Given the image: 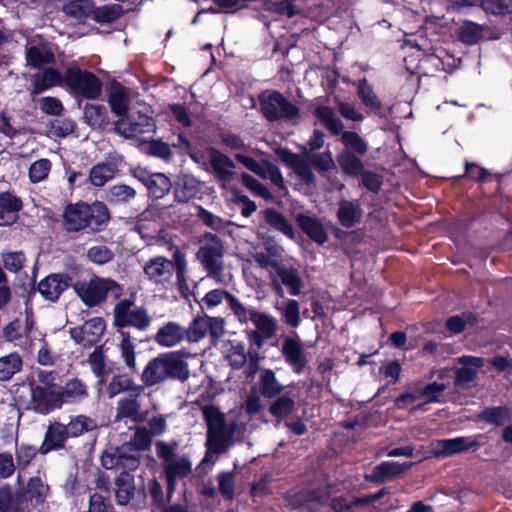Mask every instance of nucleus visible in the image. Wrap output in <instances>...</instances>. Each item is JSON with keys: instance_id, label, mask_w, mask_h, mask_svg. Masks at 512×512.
I'll return each instance as SVG.
<instances>
[{"instance_id": "obj_1", "label": "nucleus", "mask_w": 512, "mask_h": 512, "mask_svg": "<svg viewBox=\"0 0 512 512\" xmlns=\"http://www.w3.org/2000/svg\"><path fill=\"white\" fill-rule=\"evenodd\" d=\"M190 354L185 351L162 353L148 361L141 374L145 387H152L168 380L182 383L190 377L189 364L185 360Z\"/></svg>"}, {"instance_id": "obj_2", "label": "nucleus", "mask_w": 512, "mask_h": 512, "mask_svg": "<svg viewBox=\"0 0 512 512\" xmlns=\"http://www.w3.org/2000/svg\"><path fill=\"white\" fill-rule=\"evenodd\" d=\"M199 246L195 257L201 264L206 276L217 284L227 286L233 282V274L226 270L224 256L226 248L223 240L211 232L197 237Z\"/></svg>"}, {"instance_id": "obj_3", "label": "nucleus", "mask_w": 512, "mask_h": 512, "mask_svg": "<svg viewBox=\"0 0 512 512\" xmlns=\"http://www.w3.org/2000/svg\"><path fill=\"white\" fill-rule=\"evenodd\" d=\"M202 414L207 425L206 454L204 461H210L213 456L225 453L232 445L233 431L236 423L227 427L225 415L214 405L202 408Z\"/></svg>"}, {"instance_id": "obj_4", "label": "nucleus", "mask_w": 512, "mask_h": 512, "mask_svg": "<svg viewBox=\"0 0 512 512\" xmlns=\"http://www.w3.org/2000/svg\"><path fill=\"white\" fill-rule=\"evenodd\" d=\"M108 220V209L101 202L93 205L82 202L69 204L63 213L64 228L68 232H78L86 228L98 231Z\"/></svg>"}, {"instance_id": "obj_5", "label": "nucleus", "mask_w": 512, "mask_h": 512, "mask_svg": "<svg viewBox=\"0 0 512 512\" xmlns=\"http://www.w3.org/2000/svg\"><path fill=\"white\" fill-rule=\"evenodd\" d=\"M173 146H181L193 161L201 164V157L198 153L192 151L191 144L181 134L178 136V143L173 144ZM202 164L207 172L211 173L214 179L221 182L223 186L235 178L234 162L226 154L215 148L207 149V162L203 161Z\"/></svg>"}, {"instance_id": "obj_6", "label": "nucleus", "mask_w": 512, "mask_h": 512, "mask_svg": "<svg viewBox=\"0 0 512 512\" xmlns=\"http://www.w3.org/2000/svg\"><path fill=\"white\" fill-rule=\"evenodd\" d=\"M315 116L332 135L340 136V140L346 148L345 150L360 156L368 152L369 145L367 141L357 132L345 131L342 120L337 116L333 108L319 105L315 108Z\"/></svg>"}, {"instance_id": "obj_7", "label": "nucleus", "mask_w": 512, "mask_h": 512, "mask_svg": "<svg viewBox=\"0 0 512 512\" xmlns=\"http://www.w3.org/2000/svg\"><path fill=\"white\" fill-rule=\"evenodd\" d=\"M64 86L74 97L97 99L101 95L102 83L92 72L82 70L71 63L64 73Z\"/></svg>"}, {"instance_id": "obj_8", "label": "nucleus", "mask_w": 512, "mask_h": 512, "mask_svg": "<svg viewBox=\"0 0 512 512\" xmlns=\"http://www.w3.org/2000/svg\"><path fill=\"white\" fill-rule=\"evenodd\" d=\"M38 332L32 308L26 306L24 318L17 317L2 329L3 337L24 351L32 352Z\"/></svg>"}, {"instance_id": "obj_9", "label": "nucleus", "mask_w": 512, "mask_h": 512, "mask_svg": "<svg viewBox=\"0 0 512 512\" xmlns=\"http://www.w3.org/2000/svg\"><path fill=\"white\" fill-rule=\"evenodd\" d=\"M74 289L81 300L90 307L103 302L108 294L115 299L122 294L120 285L110 278L93 277L88 282L75 284Z\"/></svg>"}, {"instance_id": "obj_10", "label": "nucleus", "mask_w": 512, "mask_h": 512, "mask_svg": "<svg viewBox=\"0 0 512 512\" xmlns=\"http://www.w3.org/2000/svg\"><path fill=\"white\" fill-rule=\"evenodd\" d=\"M261 112L269 121L293 120L300 114V109L278 91H265L260 94Z\"/></svg>"}, {"instance_id": "obj_11", "label": "nucleus", "mask_w": 512, "mask_h": 512, "mask_svg": "<svg viewBox=\"0 0 512 512\" xmlns=\"http://www.w3.org/2000/svg\"><path fill=\"white\" fill-rule=\"evenodd\" d=\"M113 316L114 326L118 328L130 326L145 331L152 322L148 311L143 307H135L134 302L129 299H123L115 305Z\"/></svg>"}, {"instance_id": "obj_12", "label": "nucleus", "mask_w": 512, "mask_h": 512, "mask_svg": "<svg viewBox=\"0 0 512 512\" xmlns=\"http://www.w3.org/2000/svg\"><path fill=\"white\" fill-rule=\"evenodd\" d=\"M224 358L229 365L236 370L243 368L247 364L245 374L247 377H253L259 370L260 357L257 351H246L244 343L240 341L229 340L224 345Z\"/></svg>"}, {"instance_id": "obj_13", "label": "nucleus", "mask_w": 512, "mask_h": 512, "mask_svg": "<svg viewBox=\"0 0 512 512\" xmlns=\"http://www.w3.org/2000/svg\"><path fill=\"white\" fill-rule=\"evenodd\" d=\"M141 463V454L137 449L125 443L119 447L111 448L103 452L101 465L105 469L122 468L125 472L135 471Z\"/></svg>"}, {"instance_id": "obj_14", "label": "nucleus", "mask_w": 512, "mask_h": 512, "mask_svg": "<svg viewBox=\"0 0 512 512\" xmlns=\"http://www.w3.org/2000/svg\"><path fill=\"white\" fill-rule=\"evenodd\" d=\"M114 129L125 138H138L144 134L155 133L156 123L152 117L138 113L137 116L117 120Z\"/></svg>"}, {"instance_id": "obj_15", "label": "nucleus", "mask_w": 512, "mask_h": 512, "mask_svg": "<svg viewBox=\"0 0 512 512\" xmlns=\"http://www.w3.org/2000/svg\"><path fill=\"white\" fill-rule=\"evenodd\" d=\"M63 405L59 389L45 388L40 385L31 389L29 408L36 413L46 415Z\"/></svg>"}, {"instance_id": "obj_16", "label": "nucleus", "mask_w": 512, "mask_h": 512, "mask_svg": "<svg viewBox=\"0 0 512 512\" xmlns=\"http://www.w3.org/2000/svg\"><path fill=\"white\" fill-rule=\"evenodd\" d=\"M272 287L276 293L283 295V286H285L292 296H297L301 293L304 286L300 271L287 265L277 266L275 276L272 277Z\"/></svg>"}, {"instance_id": "obj_17", "label": "nucleus", "mask_w": 512, "mask_h": 512, "mask_svg": "<svg viewBox=\"0 0 512 512\" xmlns=\"http://www.w3.org/2000/svg\"><path fill=\"white\" fill-rule=\"evenodd\" d=\"M281 354L294 373L304 372L309 360L303 343L298 337H285L281 346Z\"/></svg>"}, {"instance_id": "obj_18", "label": "nucleus", "mask_w": 512, "mask_h": 512, "mask_svg": "<svg viewBox=\"0 0 512 512\" xmlns=\"http://www.w3.org/2000/svg\"><path fill=\"white\" fill-rule=\"evenodd\" d=\"M133 176L146 187L148 195L154 199L163 198L172 187L171 180L164 173H150L138 168L134 170Z\"/></svg>"}, {"instance_id": "obj_19", "label": "nucleus", "mask_w": 512, "mask_h": 512, "mask_svg": "<svg viewBox=\"0 0 512 512\" xmlns=\"http://www.w3.org/2000/svg\"><path fill=\"white\" fill-rule=\"evenodd\" d=\"M121 165V156L109 155L103 162L97 163L90 168L89 183L94 187H103L116 176Z\"/></svg>"}, {"instance_id": "obj_20", "label": "nucleus", "mask_w": 512, "mask_h": 512, "mask_svg": "<svg viewBox=\"0 0 512 512\" xmlns=\"http://www.w3.org/2000/svg\"><path fill=\"white\" fill-rule=\"evenodd\" d=\"M481 436L456 437L436 441L434 453L437 457L451 456L480 446Z\"/></svg>"}, {"instance_id": "obj_21", "label": "nucleus", "mask_w": 512, "mask_h": 512, "mask_svg": "<svg viewBox=\"0 0 512 512\" xmlns=\"http://www.w3.org/2000/svg\"><path fill=\"white\" fill-rule=\"evenodd\" d=\"M105 331V322L100 317L87 320L83 325L70 330L71 338L83 346L97 343Z\"/></svg>"}, {"instance_id": "obj_22", "label": "nucleus", "mask_w": 512, "mask_h": 512, "mask_svg": "<svg viewBox=\"0 0 512 512\" xmlns=\"http://www.w3.org/2000/svg\"><path fill=\"white\" fill-rule=\"evenodd\" d=\"M143 270L150 281L164 285L173 276V263L164 256H156L145 263Z\"/></svg>"}, {"instance_id": "obj_23", "label": "nucleus", "mask_w": 512, "mask_h": 512, "mask_svg": "<svg viewBox=\"0 0 512 512\" xmlns=\"http://www.w3.org/2000/svg\"><path fill=\"white\" fill-rule=\"evenodd\" d=\"M50 493V487L40 477H30L21 493V503L27 502L31 507L36 508L46 502Z\"/></svg>"}, {"instance_id": "obj_24", "label": "nucleus", "mask_w": 512, "mask_h": 512, "mask_svg": "<svg viewBox=\"0 0 512 512\" xmlns=\"http://www.w3.org/2000/svg\"><path fill=\"white\" fill-rule=\"evenodd\" d=\"M457 363L462 367L455 372V385L460 388L468 387L477 376V370L484 366V359L474 356H461L457 359Z\"/></svg>"}, {"instance_id": "obj_25", "label": "nucleus", "mask_w": 512, "mask_h": 512, "mask_svg": "<svg viewBox=\"0 0 512 512\" xmlns=\"http://www.w3.org/2000/svg\"><path fill=\"white\" fill-rule=\"evenodd\" d=\"M68 438L70 436L65 424L58 421L50 423L39 447V453L45 455L53 450L62 449Z\"/></svg>"}, {"instance_id": "obj_26", "label": "nucleus", "mask_w": 512, "mask_h": 512, "mask_svg": "<svg viewBox=\"0 0 512 512\" xmlns=\"http://www.w3.org/2000/svg\"><path fill=\"white\" fill-rule=\"evenodd\" d=\"M185 327L177 322H167L161 326L156 335L155 342L164 348H173L180 345L185 339Z\"/></svg>"}, {"instance_id": "obj_27", "label": "nucleus", "mask_w": 512, "mask_h": 512, "mask_svg": "<svg viewBox=\"0 0 512 512\" xmlns=\"http://www.w3.org/2000/svg\"><path fill=\"white\" fill-rule=\"evenodd\" d=\"M23 204L19 197L10 192L0 193V226L15 223Z\"/></svg>"}, {"instance_id": "obj_28", "label": "nucleus", "mask_w": 512, "mask_h": 512, "mask_svg": "<svg viewBox=\"0 0 512 512\" xmlns=\"http://www.w3.org/2000/svg\"><path fill=\"white\" fill-rule=\"evenodd\" d=\"M62 403L77 404L85 401L89 396L87 384L79 378H71L59 389Z\"/></svg>"}, {"instance_id": "obj_29", "label": "nucleus", "mask_w": 512, "mask_h": 512, "mask_svg": "<svg viewBox=\"0 0 512 512\" xmlns=\"http://www.w3.org/2000/svg\"><path fill=\"white\" fill-rule=\"evenodd\" d=\"M68 287L67 277L62 274H53L41 280L38 291L48 301H56Z\"/></svg>"}, {"instance_id": "obj_30", "label": "nucleus", "mask_w": 512, "mask_h": 512, "mask_svg": "<svg viewBox=\"0 0 512 512\" xmlns=\"http://www.w3.org/2000/svg\"><path fill=\"white\" fill-rule=\"evenodd\" d=\"M412 463H398L394 461H385L375 466L367 479L375 483H383L393 479L395 476L408 470Z\"/></svg>"}, {"instance_id": "obj_31", "label": "nucleus", "mask_w": 512, "mask_h": 512, "mask_svg": "<svg viewBox=\"0 0 512 512\" xmlns=\"http://www.w3.org/2000/svg\"><path fill=\"white\" fill-rule=\"evenodd\" d=\"M363 210L358 200H341L338 203L337 217L345 228H352L360 222Z\"/></svg>"}, {"instance_id": "obj_32", "label": "nucleus", "mask_w": 512, "mask_h": 512, "mask_svg": "<svg viewBox=\"0 0 512 512\" xmlns=\"http://www.w3.org/2000/svg\"><path fill=\"white\" fill-rule=\"evenodd\" d=\"M165 471L168 491L171 492L175 488L177 479L187 477L192 471V463L185 456L178 457L173 461L163 464Z\"/></svg>"}, {"instance_id": "obj_33", "label": "nucleus", "mask_w": 512, "mask_h": 512, "mask_svg": "<svg viewBox=\"0 0 512 512\" xmlns=\"http://www.w3.org/2000/svg\"><path fill=\"white\" fill-rule=\"evenodd\" d=\"M25 56L27 65L33 68H40L43 65L53 63L55 60L52 50L44 43L27 45Z\"/></svg>"}, {"instance_id": "obj_34", "label": "nucleus", "mask_w": 512, "mask_h": 512, "mask_svg": "<svg viewBox=\"0 0 512 512\" xmlns=\"http://www.w3.org/2000/svg\"><path fill=\"white\" fill-rule=\"evenodd\" d=\"M200 181L192 175H182L178 178L174 189L176 201L186 203L200 191Z\"/></svg>"}, {"instance_id": "obj_35", "label": "nucleus", "mask_w": 512, "mask_h": 512, "mask_svg": "<svg viewBox=\"0 0 512 512\" xmlns=\"http://www.w3.org/2000/svg\"><path fill=\"white\" fill-rule=\"evenodd\" d=\"M60 85H64V75L54 68H48L34 76L32 94H40Z\"/></svg>"}, {"instance_id": "obj_36", "label": "nucleus", "mask_w": 512, "mask_h": 512, "mask_svg": "<svg viewBox=\"0 0 512 512\" xmlns=\"http://www.w3.org/2000/svg\"><path fill=\"white\" fill-rule=\"evenodd\" d=\"M106 391L110 398L122 392H132L135 396H139L143 391V386L136 384L128 375H115L107 385Z\"/></svg>"}, {"instance_id": "obj_37", "label": "nucleus", "mask_w": 512, "mask_h": 512, "mask_svg": "<svg viewBox=\"0 0 512 512\" xmlns=\"http://www.w3.org/2000/svg\"><path fill=\"white\" fill-rule=\"evenodd\" d=\"M108 103L115 115L124 118L129 109V90L121 85L113 86L109 93Z\"/></svg>"}, {"instance_id": "obj_38", "label": "nucleus", "mask_w": 512, "mask_h": 512, "mask_svg": "<svg viewBox=\"0 0 512 512\" xmlns=\"http://www.w3.org/2000/svg\"><path fill=\"white\" fill-rule=\"evenodd\" d=\"M134 476L129 472H122L115 479V497L119 505H126L134 496Z\"/></svg>"}, {"instance_id": "obj_39", "label": "nucleus", "mask_w": 512, "mask_h": 512, "mask_svg": "<svg viewBox=\"0 0 512 512\" xmlns=\"http://www.w3.org/2000/svg\"><path fill=\"white\" fill-rule=\"evenodd\" d=\"M297 223L313 241L318 244L326 242L327 233L318 219L304 214H299L297 216Z\"/></svg>"}, {"instance_id": "obj_40", "label": "nucleus", "mask_w": 512, "mask_h": 512, "mask_svg": "<svg viewBox=\"0 0 512 512\" xmlns=\"http://www.w3.org/2000/svg\"><path fill=\"white\" fill-rule=\"evenodd\" d=\"M260 392L265 398H274L282 393L283 385L271 369H262L259 375Z\"/></svg>"}, {"instance_id": "obj_41", "label": "nucleus", "mask_w": 512, "mask_h": 512, "mask_svg": "<svg viewBox=\"0 0 512 512\" xmlns=\"http://www.w3.org/2000/svg\"><path fill=\"white\" fill-rule=\"evenodd\" d=\"M286 161L303 182L308 185L315 183V175L311 169V163L307 160V155L300 157L296 154L289 153Z\"/></svg>"}, {"instance_id": "obj_42", "label": "nucleus", "mask_w": 512, "mask_h": 512, "mask_svg": "<svg viewBox=\"0 0 512 512\" xmlns=\"http://www.w3.org/2000/svg\"><path fill=\"white\" fill-rule=\"evenodd\" d=\"M357 155L348 150H343L337 155V163L345 175L356 177L364 170V165Z\"/></svg>"}, {"instance_id": "obj_43", "label": "nucleus", "mask_w": 512, "mask_h": 512, "mask_svg": "<svg viewBox=\"0 0 512 512\" xmlns=\"http://www.w3.org/2000/svg\"><path fill=\"white\" fill-rule=\"evenodd\" d=\"M137 196V191L126 184L111 186L106 193V200L114 205L129 204Z\"/></svg>"}, {"instance_id": "obj_44", "label": "nucleus", "mask_w": 512, "mask_h": 512, "mask_svg": "<svg viewBox=\"0 0 512 512\" xmlns=\"http://www.w3.org/2000/svg\"><path fill=\"white\" fill-rule=\"evenodd\" d=\"M65 426L69 436L71 438H76L94 430L97 427V424L91 417L80 414L70 417V421L65 424Z\"/></svg>"}, {"instance_id": "obj_45", "label": "nucleus", "mask_w": 512, "mask_h": 512, "mask_svg": "<svg viewBox=\"0 0 512 512\" xmlns=\"http://www.w3.org/2000/svg\"><path fill=\"white\" fill-rule=\"evenodd\" d=\"M357 94L362 104L370 110H380L382 103L375 93L373 87L368 83L366 78L360 79L357 83Z\"/></svg>"}, {"instance_id": "obj_46", "label": "nucleus", "mask_w": 512, "mask_h": 512, "mask_svg": "<svg viewBox=\"0 0 512 512\" xmlns=\"http://www.w3.org/2000/svg\"><path fill=\"white\" fill-rule=\"evenodd\" d=\"M140 404L137 401V396L130 395L123 397L117 402L115 421H120L124 418L136 420L139 415Z\"/></svg>"}, {"instance_id": "obj_47", "label": "nucleus", "mask_w": 512, "mask_h": 512, "mask_svg": "<svg viewBox=\"0 0 512 512\" xmlns=\"http://www.w3.org/2000/svg\"><path fill=\"white\" fill-rule=\"evenodd\" d=\"M63 12L76 20L91 16L93 3L90 0H72L63 6Z\"/></svg>"}, {"instance_id": "obj_48", "label": "nucleus", "mask_w": 512, "mask_h": 512, "mask_svg": "<svg viewBox=\"0 0 512 512\" xmlns=\"http://www.w3.org/2000/svg\"><path fill=\"white\" fill-rule=\"evenodd\" d=\"M265 221L276 230L282 232L287 237L294 238V229L287 219L275 209H266L264 212Z\"/></svg>"}, {"instance_id": "obj_49", "label": "nucleus", "mask_w": 512, "mask_h": 512, "mask_svg": "<svg viewBox=\"0 0 512 512\" xmlns=\"http://www.w3.org/2000/svg\"><path fill=\"white\" fill-rule=\"evenodd\" d=\"M87 363L94 376L100 379V383H103L109 370L107 369L106 357L101 346L96 347L89 355Z\"/></svg>"}, {"instance_id": "obj_50", "label": "nucleus", "mask_w": 512, "mask_h": 512, "mask_svg": "<svg viewBox=\"0 0 512 512\" xmlns=\"http://www.w3.org/2000/svg\"><path fill=\"white\" fill-rule=\"evenodd\" d=\"M20 504L21 496L14 493L10 485L0 487V512H19Z\"/></svg>"}, {"instance_id": "obj_51", "label": "nucleus", "mask_w": 512, "mask_h": 512, "mask_svg": "<svg viewBox=\"0 0 512 512\" xmlns=\"http://www.w3.org/2000/svg\"><path fill=\"white\" fill-rule=\"evenodd\" d=\"M295 409V399L288 394L278 397L270 407L269 413L278 419V423Z\"/></svg>"}, {"instance_id": "obj_52", "label": "nucleus", "mask_w": 512, "mask_h": 512, "mask_svg": "<svg viewBox=\"0 0 512 512\" xmlns=\"http://www.w3.org/2000/svg\"><path fill=\"white\" fill-rule=\"evenodd\" d=\"M22 367V359L17 353L0 358V381H7L12 378L14 374L19 372Z\"/></svg>"}, {"instance_id": "obj_53", "label": "nucleus", "mask_w": 512, "mask_h": 512, "mask_svg": "<svg viewBox=\"0 0 512 512\" xmlns=\"http://www.w3.org/2000/svg\"><path fill=\"white\" fill-rule=\"evenodd\" d=\"M84 118L91 127L100 128L107 123V110L103 105L86 104Z\"/></svg>"}, {"instance_id": "obj_54", "label": "nucleus", "mask_w": 512, "mask_h": 512, "mask_svg": "<svg viewBox=\"0 0 512 512\" xmlns=\"http://www.w3.org/2000/svg\"><path fill=\"white\" fill-rule=\"evenodd\" d=\"M256 330L272 337L277 331V320L270 314L256 311L251 319Z\"/></svg>"}, {"instance_id": "obj_55", "label": "nucleus", "mask_w": 512, "mask_h": 512, "mask_svg": "<svg viewBox=\"0 0 512 512\" xmlns=\"http://www.w3.org/2000/svg\"><path fill=\"white\" fill-rule=\"evenodd\" d=\"M283 321L290 327L296 328L300 324V305L294 299H288L281 307H277Z\"/></svg>"}, {"instance_id": "obj_56", "label": "nucleus", "mask_w": 512, "mask_h": 512, "mask_svg": "<svg viewBox=\"0 0 512 512\" xmlns=\"http://www.w3.org/2000/svg\"><path fill=\"white\" fill-rule=\"evenodd\" d=\"M228 307L233 313L234 317L238 320V322L242 325H247L254 313L257 311L253 307L245 306L236 296L232 295L229 297Z\"/></svg>"}, {"instance_id": "obj_57", "label": "nucleus", "mask_w": 512, "mask_h": 512, "mask_svg": "<svg viewBox=\"0 0 512 512\" xmlns=\"http://www.w3.org/2000/svg\"><path fill=\"white\" fill-rule=\"evenodd\" d=\"M207 321L206 317H196L193 319V321L189 324V326L185 327V339L189 343H198L201 341L207 332Z\"/></svg>"}, {"instance_id": "obj_58", "label": "nucleus", "mask_w": 512, "mask_h": 512, "mask_svg": "<svg viewBox=\"0 0 512 512\" xmlns=\"http://www.w3.org/2000/svg\"><path fill=\"white\" fill-rule=\"evenodd\" d=\"M482 38V27L472 21H465L459 28V39L465 44H476Z\"/></svg>"}, {"instance_id": "obj_59", "label": "nucleus", "mask_w": 512, "mask_h": 512, "mask_svg": "<svg viewBox=\"0 0 512 512\" xmlns=\"http://www.w3.org/2000/svg\"><path fill=\"white\" fill-rule=\"evenodd\" d=\"M122 9L119 5H104L100 7H93L91 16L93 19L100 23H108L116 20L121 15Z\"/></svg>"}, {"instance_id": "obj_60", "label": "nucleus", "mask_w": 512, "mask_h": 512, "mask_svg": "<svg viewBox=\"0 0 512 512\" xmlns=\"http://www.w3.org/2000/svg\"><path fill=\"white\" fill-rule=\"evenodd\" d=\"M52 164L50 160L42 158L33 162L28 171L29 180L32 183H39L45 180L51 170Z\"/></svg>"}, {"instance_id": "obj_61", "label": "nucleus", "mask_w": 512, "mask_h": 512, "mask_svg": "<svg viewBox=\"0 0 512 512\" xmlns=\"http://www.w3.org/2000/svg\"><path fill=\"white\" fill-rule=\"evenodd\" d=\"M40 346L37 351V362L42 366H52L57 360V356L53 353L50 345L45 340V334L38 332L37 339Z\"/></svg>"}, {"instance_id": "obj_62", "label": "nucleus", "mask_w": 512, "mask_h": 512, "mask_svg": "<svg viewBox=\"0 0 512 512\" xmlns=\"http://www.w3.org/2000/svg\"><path fill=\"white\" fill-rule=\"evenodd\" d=\"M121 342L119 344L121 357L129 369H136L135 345L130 341L127 333L121 332Z\"/></svg>"}, {"instance_id": "obj_63", "label": "nucleus", "mask_w": 512, "mask_h": 512, "mask_svg": "<svg viewBox=\"0 0 512 512\" xmlns=\"http://www.w3.org/2000/svg\"><path fill=\"white\" fill-rule=\"evenodd\" d=\"M307 160L319 172H326L334 167V160L330 151L307 154Z\"/></svg>"}, {"instance_id": "obj_64", "label": "nucleus", "mask_w": 512, "mask_h": 512, "mask_svg": "<svg viewBox=\"0 0 512 512\" xmlns=\"http://www.w3.org/2000/svg\"><path fill=\"white\" fill-rule=\"evenodd\" d=\"M87 257L91 262L103 265L113 259L114 253L105 245H96L87 250Z\"/></svg>"}]
</instances>
